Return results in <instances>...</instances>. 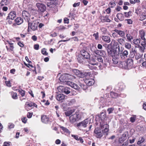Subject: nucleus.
Wrapping results in <instances>:
<instances>
[{
	"label": "nucleus",
	"instance_id": "1",
	"mask_svg": "<svg viewBox=\"0 0 146 146\" xmlns=\"http://www.w3.org/2000/svg\"><path fill=\"white\" fill-rule=\"evenodd\" d=\"M73 72L78 76L81 78H84L86 76H90L91 75V72H82L76 69L73 70Z\"/></svg>",
	"mask_w": 146,
	"mask_h": 146
},
{
	"label": "nucleus",
	"instance_id": "2",
	"mask_svg": "<svg viewBox=\"0 0 146 146\" xmlns=\"http://www.w3.org/2000/svg\"><path fill=\"white\" fill-rule=\"evenodd\" d=\"M81 118L80 113H76L70 117V122L73 123L76 121H78L81 119Z\"/></svg>",
	"mask_w": 146,
	"mask_h": 146
},
{
	"label": "nucleus",
	"instance_id": "3",
	"mask_svg": "<svg viewBox=\"0 0 146 146\" xmlns=\"http://www.w3.org/2000/svg\"><path fill=\"white\" fill-rule=\"evenodd\" d=\"M28 29H31L32 30L34 31L36 30L37 28L38 25V22L37 21L35 20L33 22H30V21L28 22Z\"/></svg>",
	"mask_w": 146,
	"mask_h": 146
},
{
	"label": "nucleus",
	"instance_id": "4",
	"mask_svg": "<svg viewBox=\"0 0 146 146\" xmlns=\"http://www.w3.org/2000/svg\"><path fill=\"white\" fill-rule=\"evenodd\" d=\"M107 50L109 56L112 57H115L117 54L116 49L114 50L112 46L108 45L107 48Z\"/></svg>",
	"mask_w": 146,
	"mask_h": 146
},
{
	"label": "nucleus",
	"instance_id": "5",
	"mask_svg": "<svg viewBox=\"0 0 146 146\" xmlns=\"http://www.w3.org/2000/svg\"><path fill=\"white\" fill-rule=\"evenodd\" d=\"M139 36L141 38V39L143 40L141 42V45L142 46L146 45V39L145 37V33L144 31L143 30H141L139 31Z\"/></svg>",
	"mask_w": 146,
	"mask_h": 146
},
{
	"label": "nucleus",
	"instance_id": "6",
	"mask_svg": "<svg viewBox=\"0 0 146 146\" xmlns=\"http://www.w3.org/2000/svg\"><path fill=\"white\" fill-rule=\"evenodd\" d=\"M72 76L68 74H65L61 75L59 78V80L61 82H63L64 81L71 79Z\"/></svg>",
	"mask_w": 146,
	"mask_h": 146
},
{
	"label": "nucleus",
	"instance_id": "7",
	"mask_svg": "<svg viewBox=\"0 0 146 146\" xmlns=\"http://www.w3.org/2000/svg\"><path fill=\"white\" fill-rule=\"evenodd\" d=\"M94 133L95 135L97 138H100L103 136V133L101 130L98 128H96L94 130Z\"/></svg>",
	"mask_w": 146,
	"mask_h": 146
},
{
	"label": "nucleus",
	"instance_id": "8",
	"mask_svg": "<svg viewBox=\"0 0 146 146\" xmlns=\"http://www.w3.org/2000/svg\"><path fill=\"white\" fill-rule=\"evenodd\" d=\"M89 121L88 119H86L84 121L80 122L77 124V127H79L85 128L87 126V125Z\"/></svg>",
	"mask_w": 146,
	"mask_h": 146
},
{
	"label": "nucleus",
	"instance_id": "9",
	"mask_svg": "<svg viewBox=\"0 0 146 146\" xmlns=\"http://www.w3.org/2000/svg\"><path fill=\"white\" fill-rule=\"evenodd\" d=\"M22 16L26 21L27 22L30 21L31 19L29 18L30 17V14L26 11H24L22 13Z\"/></svg>",
	"mask_w": 146,
	"mask_h": 146
},
{
	"label": "nucleus",
	"instance_id": "10",
	"mask_svg": "<svg viewBox=\"0 0 146 146\" xmlns=\"http://www.w3.org/2000/svg\"><path fill=\"white\" fill-rule=\"evenodd\" d=\"M58 90H60V91L66 94H68L70 93V88L67 87H64L62 86H60L58 88Z\"/></svg>",
	"mask_w": 146,
	"mask_h": 146
},
{
	"label": "nucleus",
	"instance_id": "11",
	"mask_svg": "<svg viewBox=\"0 0 146 146\" xmlns=\"http://www.w3.org/2000/svg\"><path fill=\"white\" fill-rule=\"evenodd\" d=\"M128 54V52L127 50H125L122 53L119 54L121 58L123 60H125L127 57Z\"/></svg>",
	"mask_w": 146,
	"mask_h": 146
},
{
	"label": "nucleus",
	"instance_id": "12",
	"mask_svg": "<svg viewBox=\"0 0 146 146\" xmlns=\"http://www.w3.org/2000/svg\"><path fill=\"white\" fill-rule=\"evenodd\" d=\"M81 54L85 58L87 59L90 58L89 53L84 50H82L80 52Z\"/></svg>",
	"mask_w": 146,
	"mask_h": 146
},
{
	"label": "nucleus",
	"instance_id": "13",
	"mask_svg": "<svg viewBox=\"0 0 146 146\" xmlns=\"http://www.w3.org/2000/svg\"><path fill=\"white\" fill-rule=\"evenodd\" d=\"M65 84L70 86L72 88L76 90L78 89L79 88V86L77 84L70 81L66 82L65 81Z\"/></svg>",
	"mask_w": 146,
	"mask_h": 146
},
{
	"label": "nucleus",
	"instance_id": "14",
	"mask_svg": "<svg viewBox=\"0 0 146 146\" xmlns=\"http://www.w3.org/2000/svg\"><path fill=\"white\" fill-rule=\"evenodd\" d=\"M84 80L85 82L88 86H92L95 82L94 80L91 78L84 79Z\"/></svg>",
	"mask_w": 146,
	"mask_h": 146
},
{
	"label": "nucleus",
	"instance_id": "15",
	"mask_svg": "<svg viewBox=\"0 0 146 146\" xmlns=\"http://www.w3.org/2000/svg\"><path fill=\"white\" fill-rule=\"evenodd\" d=\"M36 6L40 11L41 12H44L46 10V6L42 4L37 3L36 4Z\"/></svg>",
	"mask_w": 146,
	"mask_h": 146
},
{
	"label": "nucleus",
	"instance_id": "16",
	"mask_svg": "<svg viewBox=\"0 0 146 146\" xmlns=\"http://www.w3.org/2000/svg\"><path fill=\"white\" fill-rule=\"evenodd\" d=\"M126 63L127 66V69H131L133 66V60L132 59H128Z\"/></svg>",
	"mask_w": 146,
	"mask_h": 146
},
{
	"label": "nucleus",
	"instance_id": "17",
	"mask_svg": "<svg viewBox=\"0 0 146 146\" xmlns=\"http://www.w3.org/2000/svg\"><path fill=\"white\" fill-rule=\"evenodd\" d=\"M16 17V13L14 11L10 12L7 17V19L13 20Z\"/></svg>",
	"mask_w": 146,
	"mask_h": 146
},
{
	"label": "nucleus",
	"instance_id": "18",
	"mask_svg": "<svg viewBox=\"0 0 146 146\" xmlns=\"http://www.w3.org/2000/svg\"><path fill=\"white\" fill-rule=\"evenodd\" d=\"M108 125L107 124H105L103 126H101V128L102 129L105 128L104 129L102 130V133L104 134H105L106 135H108V132L109 130L108 129Z\"/></svg>",
	"mask_w": 146,
	"mask_h": 146
},
{
	"label": "nucleus",
	"instance_id": "19",
	"mask_svg": "<svg viewBox=\"0 0 146 146\" xmlns=\"http://www.w3.org/2000/svg\"><path fill=\"white\" fill-rule=\"evenodd\" d=\"M100 19L102 22H110V20L109 18V16L106 15L105 16H101L100 17Z\"/></svg>",
	"mask_w": 146,
	"mask_h": 146
},
{
	"label": "nucleus",
	"instance_id": "20",
	"mask_svg": "<svg viewBox=\"0 0 146 146\" xmlns=\"http://www.w3.org/2000/svg\"><path fill=\"white\" fill-rule=\"evenodd\" d=\"M41 120L42 122L45 123H47L49 121V118L45 115L41 116Z\"/></svg>",
	"mask_w": 146,
	"mask_h": 146
},
{
	"label": "nucleus",
	"instance_id": "21",
	"mask_svg": "<svg viewBox=\"0 0 146 146\" xmlns=\"http://www.w3.org/2000/svg\"><path fill=\"white\" fill-rule=\"evenodd\" d=\"M131 42L132 44H135V46L137 47L139 46L140 40L139 39H135Z\"/></svg>",
	"mask_w": 146,
	"mask_h": 146
},
{
	"label": "nucleus",
	"instance_id": "22",
	"mask_svg": "<svg viewBox=\"0 0 146 146\" xmlns=\"http://www.w3.org/2000/svg\"><path fill=\"white\" fill-rule=\"evenodd\" d=\"M102 40L106 42L109 43L111 41L110 38L108 36H102Z\"/></svg>",
	"mask_w": 146,
	"mask_h": 146
},
{
	"label": "nucleus",
	"instance_id": "23",
	"mask_svg": "<svg viewBox=\"0 0 146 146\" xmlns=\"http://www.w3.org/2000/svg\"><path fill=\"white\" fill-rule=\"evenodd\" d=\"M118 34L121 37H123L125 35V33L123 31L121 30H119L115 29L114 31Z\"/></svg>",
	"mask_w": 146,
	"mask_h": 146
},
{
	"label": "nucleus",
	"instance_id": "24",
	"mask_svg": "<svg viewBox=\"0 0 146 146\" xmlns=\"http://www.w3.org/2000/svg\"><path fill=\"white\" fill-rule=\"evenodd\" d=\"M119 66L121 68H124L126 69H127V68L126 62L125 61H120Z\"/></svg>",
	"mask_w": 146,
	"mask_h": 146
},
{
	"label": "nucleus",
	"instance_id": "25",
	"mask_svg": "<svg viewBox=\"0 0 146 146\" xmlns=\"http://www.w3.org/2000/svg\"><path fill=\"white\" fill-rule=\"evenodd\" d=\"M77 60L78 62L81 63L84 61L85 58L81 54H79L77 57Z\"/></svg>",
	"mask_w": 146,
	"mask_h": 146
},
{
	"label": "nucleus",
	"instance_id": "26",
	"mask_svg": "<svg viewBox=\"0 0 146 146\" xmlns=\"http://www.w3.org/2000/svg\"><path fill=\"white\" fill-rule=\"evenodd\" d=\"M16 24L17 25L21 24L23 22V19L20 17H17L15 20Z\"/></svg>",
	"mask_w": 146,
	"mask_h": 146
},
{
	"label": "nucleus",
	"instance_id": "27",
	"mask_svg": "<svg viewBox=\"0 0 146 146\" xmlns=\"http://www.w3.org/2000/svg\"><path fill=\"white\" fill-rule=\"evenodd\" d=\"M96 59L94 57H91L90 60L89 64L91 65H97L98 64L96 63Z\"/></svg>",
	"mask_w": 146,
	"mask_h": 146
},
{
	"label": "nucleus",
	"instance_id": "28",
	"mask_svg": "<svg viewBox=\"0 0 146 146\" xmlns=\"http://www.w3.org/2000/svg\"><path fill=\"white\" fill-rule=\"evenodd\" d=\"M28 107H30L31 108H33V102H27L26 103L25 105V107L26 110H27V111L28 110V109H27V108Z\"/></svg>",
	"mask_w": 146,
	"mask_h": 146
},
{
	"label": "nucleus",
	"instance_id": "29",
	"mask_svg": "<svg viewBox=\"0 0 146 146\" xmlns=\"http://www.w3.org/2000/svg\"><path fill=\"white\" fill-rule=\"evenodd\" d=\"M95 53L97 54H99L100 55L104 56L105 54V52L104 50H97L94 51Z\"/></svg>",
	"mask_w": 146,
	"mask_h": 146
},
{
	"label": "nucleus",
	"instance_id": "30",
	"mask_svg": "<svg viewBox=\"0 0 146 146\" xmlns=\"http://www.w3.org/2000/svg\"><path fill=\"white\" fill-rule=\"evenodd\" d=\"M111 44H113V47H115L116 48H118V50H119L120 47L119 46L118 43L117 42H116L114 40H112Z\"/></svg>",
	"mask_w": 146,
	"mask_h": 146
},
{
	"label": "nucleus",
	"instance_id": "31",
	"mask_svg": "<svg viewBox=\"0 0 146 146\" xmlns=\"http://www.w3.org/2000/svg\"><path fill=\"white\" fill-rule=\"evenodd\" d=\"M65 98V96L63 94H60L57 95L56 96V99L58 101H60Z\"/></svg>",
	"mask_w": 146,
	"mask_h": 146
},
{
	"label": "nucleus",
	"instance_id": "32",
	"mask_svg": "<svg viewBox=\"0 0 146 146\" xmlns=\"http://www.w3.org/2000/svg\"><path fill=\"white\" fill-rule=\"evenodd\" d=\"M117 41L122 46L124 45L125 43V40L122 38H119L117 40Z\"/></svg>",
	"mask_w": 146,
	"mask_h": 146
},
{
	"label": "nucleus",
	"instance_id": "33",
	"mask_svg": "<svg viewBox=\"0 0 146 146\" xmlns=\"http://www.w3.org/2000/svg\"><path fill=\"white\" fill-rule=\"evenodd\" d=\"M101 120H104L106 117V114L105 112H102L101 113L100 117Z\"/></svg>",
	"mask_w": 146,
	"mask_h": 146
},
{
	"label": "nucleus",
	"instance_id": "34",
	"mask_svg": "<svg viewBox=\"0 0 146 146\" xmlns=\"http://www.w3.org/2000/svg\"><path fill=\"white\" fill-rule=\"evenodd\" d=\"M9 3V1L8 0H2L0 3V6L4 5H7Z\"/></svg>",
	"mask_w": 146,
	"mask_h": 146
},
{
	"label": "nucleus",
	"instance_id": "35",
	"mask_svg": "<svg viewBox=\"0 0 146 146\" xmlns=\"http://www.w3.org/2000/svg\"><path fill=\"white\" fill-rule=\"evenodd\" d=\"M110 94L111 97L114 98H115L118 96V94L114 92H111Z\"/></svg>",
	"mask_w": 146,
	"mask_h": 146
},
{
	"label": "nucleus",
	"instance_id": "36",
	"mask_svg": "<svg viewBox=\"0 0 146 146\" xmlns=\"http://www.w3.org/2000/svg\"><path fill=\"white\" fill-rule=\"evenodd\" d=\"M118 85L119 89L121 90L125 88V86L124 84L121 82L119 83Z\"/></svg>",
	"mask_w": 146,
	"mask_h": 146
},
{
	"label": "nucleus",
	"instance_id": "37",
	"mask_svg": "<svg viewBox=\"0 0 146 146\" xmlns=\"http://www.w3.org/2000/svg\"><path fill=\"white\" fill-rule=\"evenodd\" d=\"M116 55L115 57H113L112 61L113 63L114 64H117L119 60L118 58L116 57Z\"/></svg>",
	"mask_w": 146,
	"mask_h": 146
},
{
	"label": "nucleus",
	"instance_id": "38",
	"mask_svg": "<svg viewBox=\"0 0 146 146\" xmlns=\"http://www.w3.org/2000/svg\"><path fill=\"white\" fill-rule=\"evenodd\" d=\"M126 37L128 41L131 42V40L133 39V36L130 34H127L126 35Z\"/></svg>",
	"mask_w": 146,
	"mask_h": 146
},
{
	"label": "nucleus",
	"instance_id": "39",
	"mask_svg": "<svg viewBox=\"0 0 146 146\" xmlns=\"http://www.w3.org/2000/svg\"><path fill=\"white\" fill-rule=\"evenodd\" d=\"M11 95L12 98L14 99H17L18 98L17 94L16 93L12 92H11Z\"/></svg>",
	"mask_w": 146,
	"mask_h": 146
},
{
	"label": "nucleus",
	"instance_id": "40",
	"mask_svg": "<svg viewBox=\"0 0 146 146\" xmlns=\"http://www.w3.org/2000/svg\"><path fill=\"white\" fill-rule=\"evenodd\" d=\"M60 128L62 130L64 131L67 133H70V131L66 127H64L63 126L60 127Z\"/></svg>",
	"mask_w": 146,
	"mask_h": 146
},
{
	"label": "nucleus",
	"instance_id": "41",
	"mask_svg": "<svg viewBox=\"0 0 146 146\" xmlns=\"http://www.w3.org/2000/svg\"><path fill=\"white\" fill-rule=\"evenodd\" d=\"M116 16L119 20H122L123 19V15L122 13H117Z\"/></svg>",
	"mask_w": 146,
	"mask_h": 146
},
{
	"label": "nucleus",
	"instance_id": "42",
	"mask_svg": "<svg viewBox=\"0 0 146 146\" xmlns=\"http://www.w3.org/2000/svg\"><path fill=\"white\" fill-rule=\"evenodd\" d=\"M145 141V139L143 137L140 138L137 142L138 145H140Z\"/></svg>",
	"mask_w": 146,
	"mask_h": 146
},
{
	"label": "nucleus",
	"instance_id": "43",
	"mask_svg": "<svg viewBox=\"0 0 146 146\" xmlns=\"http://www.w3.org/2000/svg\"><path fill=\"white\" fill-rule=\"evenodd\" d=\"M73 112V111L71 110L70 111H66L65 112V114L66 116H69L72 114Z\"/></svg>",
	"mask_w": 146,
	"mask_h": 146
},
{
	"label": "nucleus",
	"instance_id": "44",
	"mask_svg": "<svg viewBox=\"0 0 146 146\" xmlns=\"http://www.w3.org/2000/svg\"><path fill=\"white\" fill-rule=\"evenodd\" d=\"M125 48L128 49H130L131 48V45L129 43L126 42L125 43Z\"/></svg>",
	"mask_w": 146,
	"mask_h": 146
},
{
	"label": "nucleus",
	"instance_id": "45",
	"mask_svg": "<svg viewBox=\"0 0 146 146\" xmlns=\"http://www.w3.org/2000/svg\"><path fill=\"white\" fill-rule=\"evenodd\" d=\"M146 19V15L145 13L141 14L140 16V20L143 21Z\"/></svg>",
	"mask_w": 146,
	"mask_h": 146
},
{
	"label": "nucleus",
	"instance_id": "46",
	"mask_svg": "<svg viewBox=\"0 0 146 146\" xmlns=\"http://www.w3.org/2000/svg\"><path fill=\"white\" fill-rule=\"evenodd\" d=\"M143 54H141L139 53H137L135 55V58L136 60H138V59L141 58L142 57Z\"/></svg>",
	"mask_w": 146,
	"mask_h": 146
},
{
	"label": "nucleus",
	"instance_id": "47",
	"mask_svg": "<svg viewBox=\"0 0 146 146\" xmlns=\"http://www.w3.org/2000/svg\"><path fill=\"white\" fill-rule=\"evenodd\" d=\"M115 5V3L113 1H111L109 4V6L111 8L114 7Z\"/></svg>",
	"mask_w": 146,
	"mask_h": 146
},
{
	"label": "nucleus",
	"instance_id": "48",
	"mask_svg": "<svg viewBox=\"0 0 146 146\" xmlns=\"http://www.w3.org/2000/svg\"><path fill=\"white\" fill-rule=\"evenodd\" d=\"M136 116L135 115H133V116L130 118V121L132 123L134 122L136 119Z\"/></svg>",
	"mask_w": 146,
	"mask_h": 146
},
{
	"label": "nucleus",
	"instance_id": "49",
	"mask_svg": "<svg viewBox=\"0 0 146 146\" xmlns=\"http://www.w3.org/2000/svg\"><path fill=\"white\" fill-rule=\"evenodd\" d=\"M146 45L144 46H140L139 47V50L140 51L142 52H144V50L145 49V46Z\"/></svg>",
	"mask_w": 146,
	"mask_h": 146
},
{
	"label": "nucleus",
	"instance_id": "50",
	"mask_svg": "<svg viewBox=\"0 0 146 146\" xmlns=\"http://www.w3.org/2000/svg\"><path fill=\"white\" fill-rule=\"evenodd\" d=\"M97 59L100 62L102 63L103 62V59L102 57L100 55L98 56L97 57Z\"/></svg>",
	"mask_w": 146,
	"mask_h": 146
},
{
	"label": "nucleus",
	"instance_id": "51",
	"mask_svg": "<svg viewBox=\"0 0 146 146\" xmlns=\"http://www.w3.org/2000/svg\"><path fill=\"white\" fill-rule=\"evenodd\" d=\"M19 92L22 96L23 97L25 96V93L24 91L22 90H19Z\"/></svg>",
	"mask_w": 146,
	"mask_h": 146
},
{
	"label": "nucleus",
	"instance_id": "52",
	"mask_svg": "<svg viewBox=\"0 0 146 146\" xmlns=\"http://www.w3.org/2000/svg\"><path fill=\"white\" fill-rule=\"evenodd\" d=\"M131 13V12L129 11L128 12H124V15L125 17H129Z\"/></svg>",
	"mask_w": 146,
	"mask_h": 146
},
{
	"label": "nucleus",
	"instance_id": "53",
	"mask_svg": "<svg viewBox=\"0 0 146 146\" xmlns=\"http://www.w3.org/2000/svg\"><path fill=\"white\" fill-rule=\"evenodd\" d=\"M42 53L43 55H47L48 53L46 52V50L45 48H43L42 50Z\"/></svg>",
	"mask_w": 146,
	"mask_h": 146
},
{
	"label": "nucleus",
	"instance_id": "54",
	"mask_svg": "<svg viewBox=\"0 0 146 146\" xmlns=\"http://www.w3.org/2000/svg\"><path fill=\"white\" fill-rule=\"evenodd\" d=\"M75 100L74 99H72L70 100L69 103H68V104L70 106L72 105L73 104L75 103Z\"/></svg>",
	"mask_w": 146,
	"mask_h": 146
},
{
	"label": "nucleus",
	"instance_id": "55",
	"mask_svg": "<svg viewBox=\"0 0 146 146\" xmlns=\"http://www.w3.org/2000/svg\"><path fill=\"white\" fill-rule=\"evenodd\" d=\"M80 86L83 90H85L87 88V86L82 84H80Z\"/></svg>",
	"mask_w": 146,
	"mask_h": 146
},
{
	"label": "nucleus",
	"instance_id": "56",
	"mask_svg": "<svg viewBox=\"0 0 146 146\" xmlns=\"http://www.w3.org/2000/svg\"><path fill=\"white\" fill-rule=\"evenodd\" d=\"M72 136L77 140H79V139H80V137L78 136V135H72Z\"/></svg>",
	"mask_w": 146,
	"mask_h": 146
},
{
	"label": "nucleus",
	"instance_id": "57",
	"mask_svg": "<svg viewBox=\"0 0 146 146\" xmlns=\"http://www.w3.org/2000/svg\"><path fill=\"white\" fill-rule=\"evenodd\" d=\"M98 35V32H97L96 33H94L93 35V36L95 37L96 40H98V39L99 37Z\"/></svg>",
	"mask_w": 146,
	"mask_h": 146
},
{
	"label": "nucleus",
	"instance_id": "58",
	"mask_svg": "<svg viewBox=\"0 0 146 146\" xmlns=\"http://www.w3.org/2000/svg\"><path fill=\"white\" fill-rule=\"evenodd\" d=\"M59 30H63L65 29L66 28L64 26L61 25L59 27Z\"/></svg>",
	"mask_w": 146,
	"mask_h": 146
},
{
	"label": "nucleus",
	"instance_id": "59",
	"mask_svg": "<svg viewBox=\"0 0 146 146\" xmlns=\"http://www.w3.org/2000/svg\"><path fill=\"white\" fill-rule=\"evenodd\" d=\"M114 110V109L113 108H108L107 110L109 114L111 113Z\"/></svg>",
	"mask_w": 146,
	"mask_h": 146
},
{
	"label": "nucleus",
	"instance_id": "60",
	"mask_svg": "<svg viewBox=\"0 0 146 146\" xmlns=\"http://www.w3.org/2000/svg\"><path fill=\"white\" fill-rule=\"evenodd\" d=\"M33 115V113L28 112L27 114V117L29 118H30Z\"/></svg>",
	"mask_w": 146,
	"mask_h": 146
},
{
	"label": "nucleus",
	"instance_id": "61",
	"mask_svg": "<svg viewBox=\"0 0 146 146\" xmlns=\"http://www.w3.org/2000/svg\"><path fill=\"white\" fill-rule=\"evenodd\" d=\"M135 55V54L131 51L130 52V54H129V56L130 57L133 58L134 57Z\"/></svg>",
	"mask_w": 146,
	"mask_h": 146
},
{
	"label": "nucleus",
	"instance_id": "62",
	"mask_svg": "<svg viewBox=\"0 0 146 146\" xmlns=\"http://www.w3.org/2000/svg\"><path fill=\"white\" fill-rule=\"evenodd\" d=\"M125 21H127L128 24H131L132 23V21L131 19H126L125 20Z\"/></svg>",
	"mask_w": 146,
	"mask_h": 146
},
{
	"label": "nucleus",
	"instance_id": "63",
	"mask_svg": "<svg viewBox=\"0 0 146 146\" xmlns=\"http://www.w3.org/2000/svg\"><path fill=\"white\" fill-rule=\"evenodd\" d=\"M80 1H82L85 5H87L88 3V1L86 0H82Z\"/></svg>",
	"mask_w": 146,
	"mask_h": 146
},
{
	"label": "nucleus",
	"instance_id": "64",
	"mask_svg": "<svg viewBox=\"0 0 146 146\" xmlns=\"http://www.w3.org/2000/svg\"><path fill=\"white\" fill-rule=\"evenodd\" d=\"M27 120V119L26 117H24L22 119V122L25 123H26Z\"/></svg>",
	"mask_w": 146,
	"mask_h": 146
}]
</instances>
